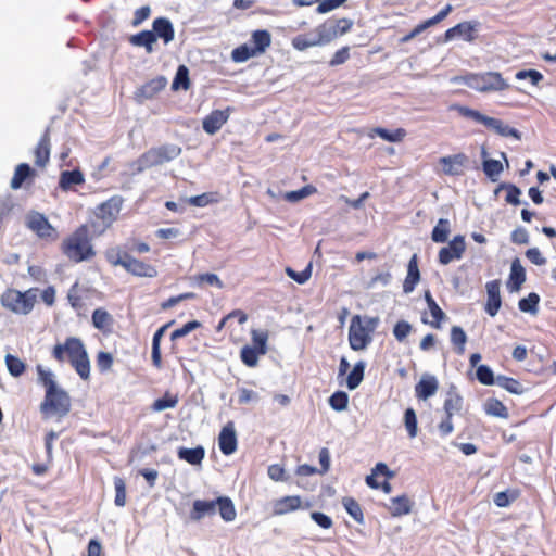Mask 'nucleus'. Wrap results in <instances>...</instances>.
<instances>
[{"mask_svg": "<svg viewBox=\"0 0 556 556\" xmlns=\"http://www.w3.org/2000/svg\"><path fill=\"white\" fill-rule=\"evenodd\" d=\"M52 355L59 362L68 359L81 379L89 378L90 362L80 339L67 338L63 344L59 343L53 348Z\"/></svg>", "mask_w": 556, "mask_h": 556, "instance_id": "1", "label": "nucleus"}, {"mask_svg": "<svg viewBox=\"0 0 556 556\" xmlns=\"http://www.w3.org/2000/svg\"><path fill=\"white\" fill-rule=\"evenodd\" d=\"M181 148L174 143H166L152 148L143 153L134 164V170L140 173L147 168L170 162L181 154Z\"/></svg>", "mask_w": 556, "mask_h": 556, "instance_id": "2", "label": "nucleus"}, {"mask_svg": "<svg viewBox=\"0 0 556 556\" xmlns=\"http://www.w3.org/2000/svg\"><path fill=\"white\" fill-rule=\"evenodd\" d=\"M64 254L74 262H83L94 255L86 226L79 227L63 242Z\"/></svg>", "mask_w": 556, "mask_h": 556, "instance_id": "3", "label": "nucleus"}, {"mask_svg": "<svg viewBox=\"0 0 556 556\" xmlns=\"http://www.w3.org/2000/svg\"><path fill=\"white\" fill-rule=\"evenodd\" d=\"M465 84L480 92L502 91L508 89V83L497 72L470 74L464 78Z\"/></svg>", "mask_w": 556, "mask_h": 556, "instance_id": "4", "label": "nucleus"}, {"mask_svg": "<svg viewBox=\"0 0 556 556\" xmlns=\"http://www.w3.org/2000/svg\"><path fill=\"white\" fill-rule=\"evenodd\" d=\"M40 409L47 417H64L71 409V399L60 387L53 390H47Z\"/></svg>", "mask_w": 556, "mask_h": 556, "instance_id": "5", "label": "nucleus"}, {"mask_svg": "<svg viewBox=\"0 0 556 556\" xmlns=\"http://www.w3.org/2000/svg\"><path fill=\"white\" fill-rule=\"evenodd\" d=\"M36 290L20 292L17 290H8L1 296V303L4 307L15 314H28L36 302Z\"/></svg>", "mask_w": 556, "mask_h": 556, "instance_id": "6", "label": "nucleus"}, {"mask_svg": "<svg viewBox=\"0 0 556 556\" xmlns=\"http://www.w3.org/2000/svg\"><path fill=\"white\" fill-rule=\"evenodd\" d=\"M368 324H371V327L365 326L358 315L352 318L349 329V342L353 350H364L370 343V331L375 327V320L370 319Z\"/></svg>", "mask_w": 556, "mask_h": 556, "instance_id": "7", "label": "nucleus"}, {"mask_svg": "<svg viewBox=\"0 0 556 556\" xmlns=\"http://www.w3.org/2000/svg\"><path fill=\"white\" fill-rule=\"evenodd\" d=\"M122 207V199L114 197L98 206L96 216L101 220L102 230L110 227L117 218Z\"/></svg>", "mask_w": 556, "mask_h": 556, "instance_id": "8", "label": "nucleus"}, {"mask_svg": "<svg viewBox=\"0 0 556 556\" xmlns=\"http://www.w3.org/2000/svg\"><path fill=\"white\" fill-rule=\"evenodd\" d=\"M466 250V242L464 236H455L453 240L439 251V262L442 265H447L452 261L460 260Z\"/></svg>", "mask_w": 556, "mask_h": 556, "instance_id": "9", "label": "nucleus"}, {"mask_svg": "<svg viewBox=\"0 0 556 556\" xmlns=\"http://www.w3.org/2000/svg\"><path fill=\"white\" fill-rule=\"evenodd\" d=\"M425 300L427 303V309L422 313V323L430 325L435 329H440L441 321L446 318L445 313L439 307L429 291L425 292Z\"/></svg>", "mask_w": 556, "mask_h": 556, "instance_id": "10", "label": "nucleus"}, {"mask_svg": "<svg viewBox=\"0 0 556 556\" xmlns=\"http://www.w3.org/2000/svg\"><path fill=\"white\" fill-rule=\"evenodd\" d=\"M115 263H121V266H123L127 271L141 277H155L157 271L156 269L148 265L137 258H134L132 256H124L119 257L117 261H114Z\"/></svg>", "mask_w": 556, "mask_h": 556, "instance_id": "11", "label": "nucleus"}, {"mask_svg": "<svg viewBox=\"0 0 556 556\" xmlns=\"http://www.w3.org/2000/svg\"><path fill=\"white\" fill-rule=\"evenodd\" d=\"M230 115V108L226 110H215L208 114L202 123L203 129L208 135L216 134L224 124L227 123Z\"/></svg>", "mask_w": 556, "mask_h": 556, "instance_id": "12", "label": "nucleus"}, {"mask_svg": "<svg viewBox=\"0 0 556 556\" xmlns=\"http://www.w3.org/2000/svg\"><path fill=\"white\" fill-rule=\"evenodd\" d=\"M219 448L223 454L231 455L237 450V434L233 422L226 424L218 437Z\"/></svg>", "mask_w": 556, "mask_h": 556, "instance_id": "13", "label": "nucleus"}, {"mask_svg": "<svg viewBox=\"0 0 556 556\" xmlns=\"http://www.w3.org/2000/svg\"><path fill=\"white\" fill-rule=\"evenodd\" d=\"M501 282L500 280L489 281L485 286L488 300L485 303V312L490 316H495L502 305V300L500 295Z\"/></svg>", "mask_w": 556, "mask_h": 556, "instance_id": "14", "label": "nucleus"}, {"mask_svg": "<svg viewBox=\"0 0 556 556\" xmlns=\"http://www.w3.org/2000/svg\"><path fill=\"white\" fill-rule=\"evenodd\" d=\"M478 23L463 22L456 26L450 28L445 33V41H450L456 37L462 38L466 41H472L475 39V33L477 30Z\"/></svg>", "mask_w": 556, "mask_h": 556, "instance_id": "15", "label": "nucleus"}, {"mask_svg": "<svg viewBox=\"0 0 556 556\" xmlns=\"http://www.w3.org/2000/svg\"><path fill=\"white\" fill-rule=\"evenodd\" d=\"M217 511V498L216 500H195L192 505L190 518L193 521H200L201 519L210 516H214Z\"/></svg>", "mask_w": 556, "mask_h": 556, "instance_id": "16", "label": "nucleus"}, {"mask_svg": "<svg viewBox=\"0 0 556 556\" xmlns=\"http://www.w3.org/2000/svg\"><path fill=\"white\" fill-rule=\"evenodd\" d=\"M466 162L467 156L465 154H455L440 159L442 172L452 176L460 175Z\"/></svg>", "mask_w": 556, "mask_h": 556, "instance_id": "17", "label": "nucleus"}, {"mask_svg": "<svg viewBox=\"0 0 556 556\" xmlns=\"http://www.w3.org/2000/svg\"><path fill=\"white\" fill-rule=\"evenodd\" d=\"M301 497L289 495L273 502V515L281 516L294 511L301 507Z\"/></svg>", "mask_w": 556, "mask_h": 556, "instance_id": "18", "label": "nucleus"}, {"mask_svg": "<svg viewBox=\"0 0 556 556\" xmlns=\"http://www.w3.org/2000/svg\"><path fill=\"white\" fill-rule=\"evenodd\" d=\"M439 389V380L434 375L425 372L419 378V400H428L433 396Z\"/></svg>", "mask_w": 556, "mask_h": 556, "instance_id": "19", "label": "nucleus"}, {"mask_svg": "<svg viewBox=\"0 0 556 556\" xmlns=\"http://www.w3.org/2000/svg\"><path fill=\"white\" fill-rule=\"evenodd\" d=\"M482 125H484L485 127L493 130L494 132H496L500 136H503V137L511 136L518 140L521 138V136L517 129L509 127L508 125L504 124L501 119L485 115Z\"/></svg>", "mask_w": 556, "mask_h": 556, "instance_id": "20", "label": "nucleus"}, {"mask_svg": "<svg viewBox=\"0 0 556 556\" xmlns=\"http://www.w3.org/2000/svg\"><path fill=\"white\" fill-rule=\"evenodd\" d=\"M27 226L40 237H49L53 230L48 219L39 213L27 216Z\"/></svg>", "mask_w": 556, "mask_h": 556, "instance_id": "21", "label": "nucleus"}, {"mask_svg": "<svg viewBox=\"0 0 556 556\" xmlns=\"http://www.w3.org/2000/svg\"><path fill=\"white\" fill-rule=\"evenodd\" d=\"M526 280V271L523 266L521 265L519 258H515L511 263L509 280L507 282V288L510 292H518L521 288V285Z\"/></svg>", "mask_w": 556, "mask_h": 556, "instance_id": "22", "label": "nucleus"}, {"mask_svg": "<svg viewBox=\"0 0 556 556\" xmlns=\"http://www.w3.org/2000/svg\"><path fill=\"white\" fill-rule=\"evenodd\" d=\"M152 31L155 34L156 39H163L165 45L169 43L175 36L173 24L165 17L154 20Z\"/></svg>", "mask_w": 556, "mask_h": 556, "instance_id": "23", "label": "nucleus"}, {"mask_svg": "<svg viewBox=\"0 0 556 556\" xmlns=\"http://www.w3.org/2000/svg\"><path fill=\"white\" fill-rule=\"evenodd\" d=\"M319 46H325L338 37V30L334 29L331 22H326L317 26L314 30Z\"/></svg>", "mask_w": 556, "mask_h": 556, "instance_id": "24", "label": "nucleus"}, {"mask_svg": "<svg viewBox=\"0 0 556 556\" xmlns=\"http://www.w3.org/2000/svg\"><path fill=\"white\" fill-rule=\"evenodd\" d=\"M177 455L180 459L190 465H200L205 456V450L202 446L194 448L179 447Z\"/></svg>", "mask_w": 556, "mask_h": 556, "instance_id": "25", "label": "nucleus"}, {"mask_svg": "<svg viewBox=\"0 0 556 556\" xmlns=\"http://www.w3.org/2000/svg\"><path fill=\"white\" fill-rule=\"evenodd\" d=\"M49 156H50V138H49V134L47 130L46 134L40 139V141L35 150L36 165H38L40 167H45L49 161Z\"/></svg>", "mask_w": 556, "mask_h": 556, "instance_id": "26", "label": "nucleus"}, {"mask_svg": "<svg viewBox=\"0 0 556 556\" xmlns=\"http://www.w3.org/2000/svg\"><path fill=\"white\" fill-rule=\"evenodd\" d=\"M463 406V399L457 393L454 387H451L446 393V399L444 402V410L448 417H452L453 414L458 413Z\"/></svg>", "mask_w": 556, "mask_h": 556, "instance_id": "27", "label": "nucleus"}, {"mask_svg": "<svg viewBox=\"0 0 556 556\" xmlns=\"http://www.w3.org/2000/svg\"><path fill=\"white\" fill-rule=\"evenodd\" d=\"M85 181L84 175L80 170H65L61 173L59 186L63 190H68L74 185H81Z\"/></svg>", "mask_w": 556, "mask_h": 556, "instance_id": "28", "label": "nucleus"}, {"mask_svg": "<svg viewBox=\"0 0 556 556\" xmlns=\"http://www.w3.org/2000/svg\"><path fill=\"white\" fill-rule=\"evenodd\" d=\"M156 41V36L151 30H143L130 37V42L137 47H144L148 53L153 52V45Z\"/></svg>", "mask_w": 556, "mask_h": 556, "instance_id": "29", "label": "nucleus"}, {"mask_svg": "<svg viewBox=\"0 0 556 556\" xmlns=\"http://www.w3.org/2000/svg\"><path fill=\"white\" fill-rule=\"evenodd\" d=\"M217 510L226 522L233 521L237 513L232 501L229 497L220 496L217 498Z\"/></svg>", "mask_w": 556, "mask_h": 556, "instance_id": "30", "label": "nucleus"}, {"mask_svg": "<svg viewBox=\"0 0 556 556\" xmlns=\"http://www.w3.org/2000/svg\"><path fill=\"white\" fill-rule=\"evenodd\" d=\"M484 412L489 416L507 419L508 418V409L507 407L496 399H489L483 404Z\"/></svg>", "mask_w": 556, "mask_h": 556, "instance_id": "31", "label": "nucleus"}, {"mask_svg": "<svg viewBox=\"0 0 556 556\" xmlns=\"http://www.w3.org/2000/svg\"><path fill=\"white\" fill-rule=\"evenodd\" d=\"M251 41L254 45L252 49H254L257 54H261L270 46L271 36L267 30H255L252 34Z\"/></svg>", "mask_w": 556, "mask_h": 556, "instance_id": "32", "label": "nucleus"}, {"mask_svg": "<svg viewBox=\"0 0 556 556\" xmlns=\"http://www.w3.org/2000/svg\"><path fill=\"white\" fill-rule=\"evenodd\" d=\"M393 472L389 470L388 466L384 463L376 464L375 468H372L371 473L366 477V483L371 489H379L380 483L377 481L376 477L384 476V477H393Z\"/></svg>", "mask_w": 556, "mask_h": 556, "instance_id": "33", "label": "nucleus"}, {"mask_svg": "<svg viewBox=\"0 0 556 556\" xmlns=\"http://www.w3.org/2000/svg\"><path fill=\"white\" fill-rule=\"evenodd\" d=\"M417 283V253H414L408 264V274L403 283V290L405 293H410L415 289Z\"/></svg>", "mask_w": 556, "mask_h": 556, "instance_id": "34", "label": "nucleus"}, {"mask_svg": "<svg viewBox=\"0 0 556 556\" xmlns=\"http://www.w3.org/2000/svg\"><path fill=\"white\" fill-rule=\"evenodd\" d=\"M316 46H319V43H317L314 31L306 35H298L292 39V47L299 51H304Z\"/></svg>", "mask_w": 556, "mask_h": 556, "instance_id": "35", "label": "nucleus"}, {"mask_svg": "<svg viewBox=\"0 0 556 556\" xmlns=\"http://www.w3.org/2000/svg\"><path fill=\"white\" fill-rule=\"evenodd\" d=\"M365 363L358 362L354 365L346 379V386L350 390H355L364 378Z\"/></svg>", "mask_w": 556, "mask_h": 556, "instance_id": "36", "label": "nucleus"}, {"mask_svg": "<svg viewBox=\"0 0 556 556\" xmlns=\"http://www.w3.org/2000/svg\"><path fill=\"white\" fill-rule=\"evenodd\" d=\"M33 174L30 166L26 163H21L17 165L14 172V176L11 180V188L18 189L22 187L24 180Z\"/></svg>", "mask_w": 556, "mask_h": 556, "instance_id": "37", "label": "nucleus"}, {"mask_svg": "<svg viewBox=\"0 0 556 556\" xmlns=\"http://www.w3.org/2000/svg\"><path fill=\"white\" fill-rule=\"evenodd\" d=\"M496 384L514 394H522L525 391L523 387L519 381L506 376L496 377Z\"/></svg>", "mask_w": 556, "mask_h": 556, "instance_id": "38", "label": "nucleus"}, {"mask_svg": "<svg viewBox=\"0 0 556 556\" xmlns=\"http://www.w3.org/2000/svg\"><path fill=\"white\" fill-rule=\"evenodd\" d=\"M483 172L492 181H497L503 172V165L497 160L485 159L483 161Z\"/></svg>", "mask_w": 556, "mask_h": 556, "instance_id": "39", "label": "nucleus"}, {"mask_svg": "<svg viewBox=\"0 0 556 556\" xmlns=\"http://www.w3.org/2000/svg\"><path fill=\"white\" fill-rule=\"evenodd\" d=\"M190 86L189 71L185 65H180L176 72V76L173 80L172 88L174 90L184 89L187 90Z\"/></svg>", "mask_w": 556, "mask_h": 556, "instance_id": "40", "label": "nucleus"}, {"mask_svg": "<svg viewBox=\"0 0 556 556\" xmlns=\"http://www.w3.org/2000/svg\"><path fill=\"white\" fill-rule=\"evenodd\" d=\"M178 404V396L166 392L161 399L154 401L152 409L154 412H163L168 408H175Z\"/></svg>", "mask_w": 556, "mask_h": 556, "instance_id": "41", "label": "nucleus"}, {"mask_svg": "<svg viewBox=\"0 0 556 556\" xmlns=\"http://www.w3.org/2000/svg\"><path fill=\"white\" fill-rule=\"evenodd\" d=\"M540 302V296L531 292L527 298H523L519 301V309L525 313H529L531 315H535L538 313V304Z\"/></svg>", "mask_w": 556, "mask_h": 556, "instance_id": "42", "label": "nucleus"}, {"mask_svg": "<svg viewBox=\"0 0 556 556\" xmlns=\"http://www.w3.org/2000/svg\"><path fill=\"white\" fill-rule=\"evenodd\" d=\"M342 504L348 514L358 523H363L364 516L359 504L352 497H344Z\"/></svg>", "mask_w": 556, "mask_h": 556, "instance_id": "43", "label": "nucleus"}, {"mask_svg": "<svg viewBox=\"0 0 556 556\" xmlns=\"http://www.w3.org/2000/svg\"><path fill=\"white\" fill-rule=\"evenodd\" d=\"M451 341L457 348V353L463 354L467 342V334L459 326H453L451 329Z\"/></svg>", "mask_w": 556, "mask_h": 556, "instance_id": "44", "label": "nucleus"}, {"mask_svg": "<svg viewBox=\"0 0 556 556\" xmlns=\"http://www.w3.org/2000/svg\"><path fill=\"white\" fill-rule=\"evenodd\" d=\"M450 233V222L441 218L432 231V240L435 242H445Z\"/></svg>", "mask_w": 556, "mask_h": 556, "instance_id": "45", "label": "nucleus"}, {"mask_svg": "<svg viewBox=\"0 0 556 556\" xmlns=\"http://www.w3.org/2000/svg\"><path fill=\"white\" fill-rule=\"evenodd\" d=\"M262 355L258 351L252 346L245 345L241 349V361L248 367H255L258 363V356Z\"/></svg>", "mask_w": 556, "mask_h": 556, "instance_id": "46", "label": "nucleus"}, {"mask_svg": "<svg viewBox=\"0 0 556 556\" xmlns=\"http://www.w3.org/2000/svg\"><path fill=\"white\" fill-rule=\"evenodd\" d=\"M317 189L314 186L307 185L299 190L286 192L285 199L289 202H298L315 193Z\"/></svg>", "mask_w": 556, "mask_h": 556, "instance_id": "47", "label": "nucleus"}, {"mask_svg": "<svg viewBox=\"0 0 556 556\" xmlns=\"http://www.w3.org/2000/svg\"><path fill=\"white\" fill-rule=\"evenodd\" d=\"M372 132H375L377 136L389 142L401 141L405 136V131L403 129L390 131L388 129L378 127L372 129Z\"/></svg>", "mask_w": 556, "mask_h": 556, "instance_id": "48", "label": "nucleus"}, {"mask_svg": "<svg viewBox=\"0 0 556 556\" xmlns=\"http://www.w3.org/2000/svg\"><path fill=\"white\" fill-rule=\"evenodd\" d=\"M256 55H257V53L255 52V50L252 49L251 47H248L247 45H242V46L236 48L231 53L232 60L237 63L245 62L249 59L256 56Z\"/></svg>", "mask_w": 556, "mask_h": 556, "instance_id": "49", "label": "nucleus"}, {"mask_svg": "<svg viewBox=\"0 0 556 556\" xmlns=\"http://www.w3.org/2000/svg\"><path fill=\"white\" fill-rule=\"evenodd\" d=\"M502 189H505L507 191V194L505 198L507 203L513 204V205L520 204L519 197L521 194V191L518 187H516L515 185H510V184H503L496 189L495 193H497Z\"/></svg>", "mask_w": 556, "mask_h": 556, "instance_id": "50", "label": "nucleus"}, {"mask_svg": "<svg viewBox=\"0 0 556 556\" xmlns=\"http://www.w3.org/2000/svg\"><path fill=\"white\" fill-rule=\"evenodd\" d=\"M192 280L198 286L207 283L210 286H215L218 289L224 288V283L222 282V280L219 279V277L216 274H211V273L200 274V275L194 276L192 278Z\"/></svg>", "mask_w": 556, "mask_h": 556, "instance_id": "51", "label": "nucleus"}, {"mask_svg": "<svg viewBox=\"0 0 556 556\" xmlns=\"http://www.w3.org/2000/svg\"><path fill=\"white\" fill-rule=\"evenodd\" d=\"M5 364L9 372L14 377L21 376L25 370L24 363L14 355L8 354L5 356Z\"/></svg>", "mask_w": 556, "mask_h": 556, "instance_id": "52", "label": "nucleus"}, {"mask_svg": "<svg viewBox=\"0 0 556 556\" xmlns=\"http://www.w3.org/2000/svg\"><path fill=\"white\" fill-rule=\"evenodd\" d=\"M349 403V396L345 392L338 391L329 397V405L337 412L346 409Z\"/></svg>", "mask_w": 556, "mask_h": 556, "instance_id": "53", "label": "nucleus"}, {"mask_svg": "<svg viewBox=\"0 0 556 556\" xmlns=\"http://www.w3.org/2000/svg\"><path fill=\"white\" fill-rule=\"evenodd\" d=\"M477 379L485 386L496 384V378H494L492 369L486 365H480L477 367Z\"/></svg>", "mask_w": 556, "mask_h": 556, "instance_id": "54", "label": "nucleus"}, {"mask_svg": "<svg viewBox=\"0 0 556 556\" xmlns=\"http://www.w3.org/2000/svg\"><path fill=\"white\" fill-rule=\"evenodd\" d=\"M114 488H115V500L114 503L118 507H123L126 504V485L122 478H114Z\"/></svg>", "mask_w": 556, "mask_h": 556, "instance_id": "55", "label": "nucleus"}, {"mask_svg": "<svg viewBox=\"0 0 556 556\" xmlns=\"http://www.w3.org/2000/svg\"><path fill=\"white\" fill-rule=\"evenodd\" d=\"M252 341L254 343V349L258 351L261 354H266L267 352V340L268 336L265 331L252 330Z\"/></svg>", "mask_w": 556, "mask_h": 556, "instance_id": "56", "label": "nucleus"}, {"mask_svg": "<svg viewBox=\"0 0 556 556\" xmlns=\"http://www.w3.org/2000/svg\"><path fill=\"white\" fill-rule=\"evenodd\" d=\"M286 274L291 278L293 279L294 281H296L300 285H303L312 276V264L309 263L307 265V267L298 273L295 270H293L291 267H287L286 268Z\"/></svg>", "mask_w": 556, "mask_h": 556, "instance_id": "57", "label": "nucleus"}, {"mask_svg": "<svg viewBox=\"0 0 556 556\" xmlns=\"http://www.w3.org/2000/svg\"><path fill=\"white\" fill-rule=\"evenodd\" d=\"M39 381L46 387L47 390H53L58 388V383L54 380V376L50 370H46L42 366L37 367Z\"/></svg>", "mask_w": 556, "mask_h": 556, "instance_id": "58", "label": "nucleus"}, {"mask_svg": "<svg viewBox=\"0 0 556 556\" xmlns=\"http://www.w3.org/2000/svg\"><path fill=\"white\" fill-rule=\"evenodd\" d=\"M391 513L394 516L407 514L410 509L409 501L406 497H396L392 501Z\"/></svg>", "mask_w": 556, "mask_h": 556, "instance_id": "59", "label": "nucleus"}, {"mask_svg": "<svg viewBox=\"0 0 556 556\" xmlns=\"http://www.w3.org/2000/svg\"><path fill=\"white\" fill-rule=\"evenodd\" d=\"M452 5L451 4H447L444 9H442L435 16H433L432 18H429L427 21H425L424 23L419 24V33L433 26L434 24L437 23H440L441 21H443L447 15L448 13L452 11Z\"/></svg>", "mask_w": 556, "mask_h": 556, "instance_id": "60", "label": "nucleus"}, {"mask_svg": "<svg viewBox=\"0 0 556 556\" xmlns=\"http://www.w3.org/2000/svg\"><path fill=\"white\" fill-rule=\"evenodd\" d=\"M165 87V79L164 78H157L154 80H151L147 85H144L141 88V92L144 97L150 98L154 93H156L159 90L163 89Z\"/></svg>", "mask_w": 556, "mask_h": 556, "instance_id": "61", "label": "nucleus"}, {"mask_svg": "<svg viewBox=\"0 0 556 556\" xmlns=\"http://www.w3.org/2000/svg\"><path fill=\"white\" fill-rule=\"evenodd\" d=\"M412 325L407 321L401 320L399 321L393 329V334L397 341L403 342L407 336L412 332Z\"/></svg>", "mask_w": 556, "mask_h": 556, "instance_id": "62", "label": "nucleus"}, {"mask_svg": "<svg viewBox=\"0 0 556 556\" xmlns=\"http://www.w3.org/2000/svg\"><path fill=\"white\" fill-rule=\"evenodd\" d=\"M110 315L102 308H97L92 314V324L97 329H103L108 326Z\"/></svg>", "mask_w": 556, "mask_h": 556, "instance_id": "63", "label": "nucleus"}, {"mask_svg": "<svg viewBox=\"0 0 556 556\" xmlns=\"http://www.w3.org/2000/svg\"><path fill=\"white\" fill-rule=\"evenodd\" d=\"M453 109L456 110L460 115L471 118L480 124L483 123V119L485 117V115L480 113L479 111L471 110L467 106L455 105V106H453Z\"/></svg>", "mask_w": 556, "mask_h": 556, "instance_id": "64", "label": "nucleus"}]
</instances>
